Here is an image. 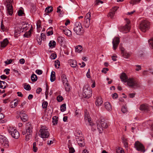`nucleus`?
<instances>
[{
	"label": "nucleus",
	"mask_w": 153,
	"mask_h": 153,
	"mask_svg": "<svg viewBox=\"0 0 153 153\" xmlns=\"http://www.w3.org/2000/svg\"><path fill=\"white\" fill-rule=\"evenodd\" d=\"M150 28V22L147 20H142L139 25V28L143 32H145Z\"/></svg>",
	"instance_id": "f257e3e1"
},
{
	"label": "nucleus",
	"mask_w": 153,
	"mask_h": 153,
	"mask_svg": "<svg viewBox=\"0 0 153 153\" xmlns=\"http://www.w3.org/2000/svg\"><path fill=\"white\" fill-rule=\"evenodd\" d=\"M126 82H127L128 85L131 87L138 88L140 86V83L137 80L134 78H129Z\"/></svg>",
	"instance_id": "f03ea898"
},
{
	"label": "nucleus",
	"mask_w": 153,
	"mask_h": 153,
	"mask_svg": "<svg viewBox=\"0 0 153 153\" xmlns=\"http://www.w3.org/2000/svg\"><path fill=\"white\" fill-rule=\"evenodd\" d=\"M97 127L99 132L101 133L103 131V128H106L108 127L107 123L105 122L104 120L102 119L100 122L97 121Z\"/></svg>",
	"instance_id": "7ed1b4c3"
},
{
	"label": "nucleus",
	"mask_w": 153,
	"mask_h": 153,
	"mask_svg": "<svg viewBox=\"0 0 153 153\" xmlns=\"http://www.w3.org/2000/svg\"><path fill=\"white\" fill-rule=\"evenodd\" d=\"M91 19V13L88 12L87 13L85 17L84 21L82 23L83 26L85 28H88L90 25Z\"/></svg>",
	"instance_id": "20e7f679"
},
{
	"label": "nucleus",
	"mask_w": 153,
	"mask_h": 153,
	"mask_svg": "<svg viewBox=\"0 0 153 153\" xmlns=\"http://www.w3.org/2000/svg\"><path fill=\"white\" fill-rule=\"evenodd\" d=\"M74 30L77 34L79 35H82L84 33L81 24L79 22H76L75 24Z\"/></svg>",
	"instance_id": "39448f33"
},
{
	"label": "nucleus",
	"mask_w": 153,
	"mask_h": 153,
	"mask_svg": "<svg viewBox=\"0 0 153 153\" xmlns=\"http://www.w3.org/2000/svg\"><path fill=\"white\" fill-rule=\"evenodd\" d=\"M9 133L11 135L12 137L17 139L19 137V134L18 131L15 128L13 127H10L8 129Z\"/></svg>",
	"instance_id": "423d86ee"
},
{
	"label": "nucleus",
	"mask_w": 153,
	"mask_h": 153,
	"mask_svg": "<svg viewBox=\"0 0 153 153\" xmlns=\"http://www.w3.org/2000/svg\"><path fill=\"white\" fill-rule=\"evenodd\" d=\"M39 131L40 132V137L42 138H47L49 136V132L45 126H42Z\"/></svg>",
	"instance_id": "0eeeda50"
},
{
	"label": "nucleus",
	"mask_w": 153,
	"mask_h": 153,
	"mask_svg": "<svg viewBox=\"0 0 153 153\" xmlns=\"http://www.w3.org/2000/svg\"><path fill=\"white\" fill-rule=\"evenodd\" d=\"M82 95L85 98H89L91 97L92 95V91L90 90V88L84 86L83 88Z\"/></svg>",
	"instance_id": "6e6552de"
},
{
	"label": "nucleus",
	"mask_w": 153,
	"mask_h": 153,
	"mask_svg": "<svg viewBox=\"0 0 153 153\" xmlns=\"http://www.w3.org/2000/svg\"><path fill=\"white\" fill-rule=\"evenodd\" d=\"M0 143L2 146L7 148L9 146V141L7 138L4 135H0Z\"/></svg>",
	"instance_id": "1a4fd4ad"
},
{
	"label": "nucleus",
	"mask_w": 153,
	"mask_h": 153,
	"mask_svg": "<svg viewBox=\"0 0 153 153\" xmlns=\"http://www.w3.org/2000/svg\"><path fill=\"white\" fill-rule=\"evenodd\" d=\"M32 133V127L30 123H28L26 124V129L23 130L22 134L25 135L26 133H29L30 135Z\"/></svg>",
	"instance_id": "9d476101"
},
{
	"label": "nucleus",
	"mask_w": 153,
	"mask_h": 153,
	"mask_svg": "<svg viewBox=\"0 0 153 153\" xmlns=\"http://www.w3.org/2000/svg\"><path fill=\"white\" fill-rule=\"evenodd\" d=\"M134 147L138 151L143 152H144L145 151V148L143 145L138 141H137L135 143Z\"/></svg>",
	"instance_id": "9b49d317"
},
{
	"label": "nucleus",
	"mask_w": 153,
	"mask_h": 153,
	"mask_svg": "<svg viewBox=\"0 0 153 153\" xmlns=\"http://www.w3.org/2000/svg\"><path fill=\"white\" fill-rule=\"evenodd\" d=\"M7 2L9 3L7 5V13L9 15H11L13 13V7L11 4L12 1L11 0H8Z\"/></svg>",
	"instance_id": "f8f14e48"
},
{
	"label": "nucleus",
	"mask_w": 153,
	"mask_h": 153,
	"mask_svg": "<svg viewBox=\"0 0 153 153\" xmlns=\"http://www.w3.org/2000/svg\"><path fill=\"white\" fill-rule=\"evenodd\" d=\"M120 42V38L118 37H115L113 40L112 44L113 49L115 50L118 46Z\"/></svg>",
	"instance_id": "ddd939ff"
},
{
	"label": "nucleus",
	"mask_w": 153,
	"mask_h": 153,
	"mask_svg": "<svg viewBox=\"0 0 153 153\" xmlns=\"http://www.w3.org/2000/svg\"><path fill=\"white\" fill-rule=\"evenodd\" d=\"M19 25H20V27H21V28L23 30V31L26 30L30 27V25L25 22H22Z\"/></svg>",
	"instance_id": "4468645a"
},
{
	"label": "nucleus",
	"mask_w": 153,
	"mask_h": 153,
	"mask_svg": "<svg viewBox=\"0 0 153 153\" xmlns=\"http://www.w3.org/2000/svg\"><path fill=\"white\" fill-rule=\"evenodd\" d=\"M150 107L152 108V107L149 106L147 104H143L140 105V109L141 110L147 112L149 110Z\"/></svg>",
	"instance_id": "2eb2a0df"
},
{
	"label": "nucleus",
	"mask_w": 153,
	"mask_h": 153,
	"mask_svg": "<svg viewBox=\"0 0 153 153\" xmlns=\"http://www.w3.org/2000/svg\"><path fill=\"white\" fill-rule=\"evenodd\" d=\"M20 117L21 120L23 122H25L28 119V117L26 114L21 112L20 113Z\"/></svg>",
	"instance_id": "dca6fc26"
},
{
	"label": "nucleus",
	"mask_w": 153,
	"mask_h": 153,
	"mask_svg": "<svg viewBox=\"0 0 153 153\" xmlns=\"http://www.w3.org/2000/svg\"><path fill=\"white\" fill-rule=\"evenodd\" d=\"M77 142L79 146L81 147H83L85 146V143L84 139L82 137H79L76 138Z\"/></svg>",
	"instance_id": "f3484780"
},
{
	"label": "nucleus",
	"mask_w": 153,
	"mask_h": 153,
	"mask_svg": "<svg viewBox=\"0 0 153 153\" xmlns=\"http://www.w3.org/2000/svg\"><path fill=\"white\" fill-rule=\"evenodd\" d=\"M130 29V26L127 24H126L125 26L122 27L121 31L124 33H126L129 32Z\"/></svg>",
	"instance_id": "a211bd4d"
},
{
	"label": "nucleus",
	"mask_w": 153,
	"mask_h": 153,
	"mask_svg": "<svg viewBox=\"0 0 153 153\" xmlns=\"http://www.w3.org/2000/svg\"><path fill=\"white\" fill-rule=\"evenodd\" d=\"M23 30L20 27L19 25H18V26L16 27L15 28V36L16 35H17L18 34H19L21 32H23Z\"/></svg>",
	"instance_id": "6ab92c4d"
},
{
	"label": "nucleus",
	"mask_w": 153,
	"mask_h": 153,
	"mask_svg": "<svg viewBox=\"0 0 153 153\" xmlns=\"http://www.w3.org/2000/svg\"><path fill=\"white\" fill-rule=\"evenodd\" d=\"M120 50L122 52V54L124 58H128L130 57V53L125 51V49L123 48H120Z\"/></svg>",
	"instance_id": "aec40b11"
},
{
	"label": "nucleus",
	"mask_w": 153,
	"mask_h": 153,
	"mask_svg": "<svg viewBox=\"0 0 153 153\" xmlns=\"http://www.w3.org/2000/svg\"><path fill=\"white\" fill-rule=\"evenodd\" d=\"M120 78L121 81L124 82H126L128 79L126 74L124 73L121 74L120 76Z\"/></svg>",
	"instance_id": "412c9836"
},
{
	"label": "nucleus",
	"mask_w": 153,
	"mask_h": 153,
	"mask_svg": "<svg viewBox=\"0 0 153 153\" xmlns=\"http://www.w3.org/2000/svg\"><path fill=\"white\" fill-rule=\"evenodd\" d=\"M103 101L102 100L101 98L100 97H97L96 101V104L97 105L100 106L102 103Z\"/></svg>",
	"instance_id": "4be33fe9"
},
{
	"label": "nucleus",
	"mask_w": 153,
	"mask_h": 153,
	"mask_svg": "<svg viewBox=\"0 0 153 153\" xmlns=\"http://www.w3.org/2000/svg\"><path fill=\"white\" fill-rule=\"evenodd\" d=\"M105 108L108 111H110L112 109L111 105L108 102H106L104 103Z\"/></svg>",
	"instance_id": "5701e85b"
},
{
	"label": "nucleus",
	"mask_w": 153,
	"mask_h": 153,
	"mask_svg": "<svg viewBox=\"0 0 153 153\" xmlns=\"http://www.w3.org/2000/svg\"><path fill=\"white\" fill-rule=\"evenodd\" d=\"M69 63L70 65L72 67H75L77 65L76 62L74 60H70Z\"/></svg>",
	"instance_id": "b1692460"
},
{
	"label": "nucleus",
	"mask_w": 153,
	"mask_h": 153,
	"mask_svg": "<svg viewBox=\"0 0 153 153\" xmlns=\"http://www.w3.org/2000/svg\"><path fill=\"white\" fill-rule=\"evenodd\" d=\"M8 40L7 39H4L3 41L1 42V47L4 48L8 43Z\"/></svg>",
	"instance_id": "393cba45"
},
{
	"label": "nucleus",
	"mask_w": 153,
	"mask_h": 153,
	"mask_svg": "<svg viewBox=\"0 0 153 153\" xmlns=\"http://www.w3.org/2000/svg\"><path fill=\"white\" fill-rule=\"evenodd\" d=\"M32 25H31V28L29 30L26 32L24 34V37L28 38L30 36L31 33V30H32Z\"/></svg>",
	"instance_id": "a878e982"
},
{
	"label": "nucleus",
	"mask_w": 153,
	"mask_h": 153,
	"mask_svg": "<svg viewBox=\"0 0 153 153\" xmlns=\"http://www.w3.org/2000/svg\"><path fill=\"white\" fill-rule=\"evenodd\" d=\"M55 74V72L53 71H52L51 73L50 80L51 82H53L55 80L56 77Z\"/></svg>",
	"instance_id": "bb28decb"
},
{
	"label": "nucleus",
	"mask_w": 153,
	"mask_h": 153,
	"mask_svg": "<svg viewBox=\"0 0 153 153\" xmlns=\"http://www.w3.org/2000/svg\"><path fill=\"white\" fill-rule=\"evenodd\" d=\"M7 83L4 81L0 80V88L4 89L6 86Z\"/></svg>",
	"instance_id": "cd10ccee"
},
{
	"label": "nucleus",
	"mask_w": 153,
	"mask_h": 153,
	"mask_svg": "<svg viewBox=\"0 0 153 153\" xmlns=\"http://www.w3.org/2000/svg\"><path fill=\"white\" fill-rule=\"evenodd\" d=\"M64 33L68 36H70L71 35V31L68 29L64 30L63 31Z\"/></svg>",
	"instance_id": "c85d7f7f"
},
{
	"label": "nucleus",
	"mask_w": 153,
	"mask_h": 153,
	"mask_svg": "<svg viewBox=\"0 0 153 153\" xmlns=\"http://www.w3.org/2000/svg\"><path fill=\"white\" fill-rule=\"evenodd\" d=\"M82 50V47L81 45H79L75 47V51L78 53L80 52Z\"/></svg>",
	"instance_id": "c756f323"
},
{
	"label": "nucleus",
	"mask_w": 153,
	"mask_h": 153,
	"mask_svg": "<svg viewBox=\"0 0 153 153\" xmlns=\"http://www.w3.org/2000/svg\"><path fill=\"white\" fill-rule=\"evenodd\" d=\"M53 27H49L47 30V34L48 36H50L53 34Z\"/></svg>",
	"instance_id": "7c9ffc66"
},
{
	"label": "nucleus",
	"mask_w": 153,
	"mask_h": 153,
	"mask_svg": "<svg viewBox=\"0 0 153 153\" xmlns=\"http://www.w3.org/2000/svg\"><path fill=\"white\" fill-rule=\"evenodd\" d=\"M53 7L50 6L46 7L45 9V11L47 13H50L53 11Z\"/></svg>",
	"instance_id": "2f4dec72"
},
{
	"label": "nucleus",
	"mask_w": 153,
	"mask_h": 153,
	"mask_svg": "<svg viewBox=\"0 0 153 153\" xmlns=\"http://www.w3.org/2000/svg\"><path fill=\"white\" fill-rule=\"evenodd\" d=\"M56 45V42L54 41H51L49 43V46L50 47L54 48Z\"/></svg>",
	"instance_id": "473e14b6"
},
{
	"label": "nucleus",
	"mask_w": 153,
	"mask_h": 153,
	"mask_svg": "<svg viewBox=\"0 0 153 153\" xmlns=\"http://www.w3.org/2000/svg\"><path fill=\"white\" fill-rule=\"evenodd\" d=\"M61 77L62 78V80L63 84L68 82V81L65 75L62 74Z\"/></svg>",
	"instance_id": "72a5a7b5"
},
{
	"label": "nucleus",
	"mask_w": 153,
	"mask_h": 153,
	"mask_svg": "<svg viewBox=\"0 0 153 153\" xmlns=\"http://www.w3.org/2000/svg\"><path fill=\"white\" fill-rule=\"evenodd\" d=\"M31 79L32 81L33 82L36 81L37 79V76L34 74H32L31 76Z\"/></svg>",
	"instance_id": "f704fd0d"
},
{
	"label": "nucleus",
	"mask_w": 153,
	"mask_h": 153,
	"mask_svg": "<svg viewBox=\"0 0 153 153\" xmlns=\"http://www.w3.org/2000/svg\"><path fill=\"white\" fill-rule=\"evenodd\" d=\"M65 87V88L66 91H69L70 89V86L69 85V84L67 82L63 84Z\"/></svg>",
	"instance_id": "c9c22d12"
},
{
	"label": "nucleus",
	"mask_w": 153,
	"mask_h": 153,
	"mask_svg": "<svg viewBox=\"0 0 153 153\" xmlns=\"http://www.w3.org/2000/svg\"><path fill=\"white\" fill-rule=\"evenodd\" d=\"M141 0H131L130 3L131 4L134 5L135 4H137L139 3L141 1Z\"/></svg>",
	"instance_id": "e433bc0d"
},
{
	"label": "nucleus",
	"mask_w": 153,
	"mask_h": 153,
	"mask_svg": "<svg viewBox=\"0 0 153 153\" xmlns=\"http://www.w3.org/2000/svg\"><path fill=\"white\" fill-rule=\"evenodd\" d=\"M148 42L150 47L151 48L153 49V37L149 40Z\"/></svg>",
	"instance_id": "4c0bfd02"
},
{
	"label": "nucleus",
	"mask_w": 153,
	"mask_h": 153,
	"mask_svg": "<svg viewBox=\"0 0 153 153\" xmlns=\"http://www.w3.org/2000/svg\"><path fill=\"white\" fill-rule=\"evenodd\" d=\"M58 120L56 119V116L53 117V118L52 123L53 125H55L57 124L58 123Z\"/></svg>",
	"instance_id": "58836bf2"
},
{
	"label": "nucleus",
	"mask_w": 153,
	"mask_h": 153,
	"mask_svg": "<svg viewBox=\"0 0 153 153\" xmlns=\"http://www.w3.org/2000/svg\"><path fill=\"white\" fill-rule=\"evenodd\" d=\"M61 111L62 112H64L66 110V106L65 104H63L60 107Z\"/></svg>",
	"instance_id": "ea45409f"
},
{
	"label": "nucleus",
	"mask_w": 153,
	"mask_h": 153,
	"mask_svg": "<svg viewBox=\"0 0 153 153\" xmlns=\"http://www.w3.org/2000/svg\"><path fill=\"white\" fill-rule=\"evenodd\" d=\"M115 14V13L114 12L111 10L108 16V17H110L112 19L114 17Z\"/></svg>",
	"instance_id": "a19ab883"
},
{
	"label": "nucleus",
	"mask_w": 153,
	"mask_h": 153,
	"mask_svg": "<svg viewBox=\"0 0 153 153\" xmlns=\"http://www.w3.org/2000/svg\"><path fill=\"white\" fill-rule=\"evenodd\" d=\"M36 142L33 143V151L34 152H36L37 151L38 149L37 147H36Z\"/></svg>",
	"instance_id": "79ce46f5"
},
{
	"label": "nucleus",
	"mask_w": 153,
	"mask_h": 153,
	"mask_svg": "<svg viewBox=\"0 0 153 153\" xmlns=\"http://www.w3.org/2000/svg\"><path fill=\"white\" fill-rule=\"evenodd\" d=\"M24 87V89L27 91H30L31 89V87L29 84L25 85Z\"/></svg>",
	"instance_id": "37998d69"
},
{
	"label": "nucleus",
	"mask_w": 153,
	"mask_h": 153,
	"mask_svg": "<svg viewBox=\"0 0 153 153\" xmlns=\"http://www.w3.org/2000/svg\"><path fill=\"white\" fill-rule=\"evenodd\" d=\"M55 66L56 68H58L60 65V62L59 60H56L55 61Z\"/></svg>",
	"instance_id": "c03bdc74"
},
{
	"label": "nucleus",
	"mask_w": 153,
	"mask_h": 153,
	"mask_svg": "<svg viewBox=\"0 0 153 153\" xmlns=\"http://www.w3.org/2000/svg\"><path fill=\"white\" fill-rule=\"evenodd\" d=\"M64 38L62 36H59L58 38V42L60 43H62L64 41Z\"/></svg>",
	"instance_id": "a18cd8bd"
},
{
	"label": "nucleus",
	"mask_w": 153,
	"mask_h": 153,
	"mask_svg": "<svg viewBox=\"0 0 153 153\" xmlns=\"http://www.w3.org/2000/svg\"><path fill=\"white\" fill-rule=\"evenodd\" d=\"M48 103L47 102L45 101L43 102L42 104V108H46L47 107Z\"/></svg>",
	"instance_id": "49530a36"
},
{
	"label": "nucleus",
	"mask_w": 153,
	"mask_h": 153,
	"mask_svg": "<svg viewBox=\"0 0 153 153\" xmlns=\"http://www.w3.org/2000/svg\"><path fill=\"white\" fill-rule=\"evenodd\" d=\"M121 111H122L124 113H126L128 111V110L127 108L125 106H123L122 107Z\"/></svg>",
	"instance_id": "de8ad7c7"
},
{
	"label": "nucleus",
	"mask_w": 153,
	"mask_h": 153,
	"mask_svg": "<svg viewBox=\"0 0 153 153\" xmlns=\"http://www.w3.org/2000/svg\"><path fill=\"white\" fill-rule=\"evenodd\" d=\"M1 30L3 31H5L6 30V28L4 26L3 24L2 21L1 22Z\"/></svg>",
	"instance_id": "09e8293b"
},
{
	"label": "nucleus",
	"mask_w": 153,
	"mask_h": 153,
	"mask_svg": "<svg viewBox=\"0 0 153 153\" xmlns=\"http://www.w3.org/2000/svg\"><path fill=\"white\" fill-rule=\"evenodd\" d=\"M57 100L58 102H61L63 100V98L62 96L59 95L57 97Z\"/></svg>",
	"instance_id": "8fccbe9b"
},
{
	"label": "nucleus",
	"mask_w": 153,
	"mask_h": 153,
	"mask_svg": "<svg viewBox=\"0 0 153 153\" xmlns=\"http://www.w3.org/2000/svg\"><path fill=\"white\" fill-rule=\"evenodd\" d=\"M56 56L57 55L56 54L53 53L51 55V58L52 59H54L56 58Z\"/></svg>",
	"instance_id": "3c124183"
},
{
	"label": "nucleus",
	"mask_w": 153,
	"mask_h": 153,
	"mask_svg": "<svg viewBox=\"0 0 153 153\" xmlns=\"http://www.w3.org/2000/svg\"><path fill=\"white\" fill-rule=\"evenodd\" d=\"M75 152V150L73 147H71L69 148V153H73Z\"/></svg>",
	"instance_id": "603ef678"
},
{
	"label": "nucleus",
	"mask_w": 153,
	"mask_h": 153,
	"mask_svg": "<svg viewBox=\"0 0 153 153\" xmlns=\"http://www.w3.org/2000/svg\"><path fill=\"white\" fill-rule=\"evenodd\" d=\"M135 66L137 68L135 69L136 71H139L141 69V67L140 65H136Z\"/></svg>",
	"instance_id": "864d4df0"
},
{
	"label": "nucleus",
	"mask_w": 153,
	"mask_h": 153,
	"mask_svg": "<svg viewBox=\"0 0 153 153\" xmlns=\"http://www.w3.org/2000/svg\"><path fill=\"white\" fill-rule=\"evenodd\" d=\"M81 131H76V133L75 134V136L77 137L78 138L79 137V136H80L81 134Z\"/></svg>",
	"instance_id": "5fc2aeb1"
},
{
	"label": "nucleus",
	"mask_w": 153,
	"mask_h": 153,
	"mask_svg": "<svg viewBox=\"0 0 153 153\" xmlns=\"http://www.w3.org/2000/svg\"><path fill=\"white\" fill-rule=\"evenodd\" d=\"M12 62V60L10 59H7V61H5V63L6 64L8 65L10 64Z\"/></svg>",
	"instance_id": "6e6d98bb"
},
{
	"label": "nucleus",
	"mask_w": 153,
	"mask_h": 153,
	"mask_svg": "<svg viewBox=\"0 0 153 153\" xmlns=\"http://www.w3.org/2000/svg\"><path fill=\"white\" fill-rule=\"evenodd\" d=\"M117 153H124V150L120 148H119V149H118V150L117 151Z\"/></svg>",
	"instance_id": "4d7b16f0"
},
{
	"label": "nucleus",
	"mask_w": 153,
	"mask_h": 153,
	"mask_svg": "<svg viewBox=\"0 0 153 153\" xmlns=\"http://www.w3.org/2000/svg\"><path fill=\"white\" fill-rule=\"evenodd\" d=\"M41 39L44 40L45 39L46 35L44 33H42L41 34Z\"/></svg>",
	"instance_id": "13d9d810"
},
{
	"label": "nucleus",
	"mask_w": 153,
	"mask_h": 153,
	"mask_svg": "<svg viewBox=\"0 0 153 153\" xmlns=\"http://www.w3.org/2000/svg\"><path fill=\"white\" fill-rule=\"evenodd\" d=\"M36 73L40 75L42 74V71L40 70H36Z\"/></svg>",
	"instance_id": "bf43d9fd"
},
{
	"label": "nucleus",
	"mask_w": 153,
	"mask_h": 153,
	"mask_svg": "<svg viewBox=\"0 0 153 153\" xmlns=\"http://www.w3.org/2000/svg\"><path fill=\"white\" fill-rule=\"evenodd\" d=\"M89 114L87 112H85V120L89 118Z\"/></svg>",
	"instance_id": "052dcab7"
},
{
	"label": "nucleus",
	"mask_w": 153,
	"mask_h": 153,
	"mask_svg": "<svg viewBox=\"0 0 153 153\" xmlns=\"http://www.w3.org/2000/svg\"><path fill=\"white\" fill-rule=\"evenodd\" d=\"M23 13L22 10H19L18 12V15L19 16H22Z\"/></svg>",
	"instance_id": "680f3d73"
},
{
	"label": "nucleus",
	"mask_w": 153,
	"mask_h": 153,
	"mask_svg": "<svg viewBox=\"0 0 153 153\" xmlns=\"http://www.w3.org/2000/svg\"><path fill=\"white\" fill-rule=\"evenodd\" d=\"M40 21H38L36 23L37 28H39L41 26Z\"/></svg>",
	"instance_id": "e2e57ef3"
},
{
	"label": "nucleus",
	"mask_w": 153,
	"mask_h": 153,
	"mask_svg": "<svg viewBox=\"0 0 153 153\" xmlns=\"http://www.w3.org/2000/svg\"><path fill=\"white\" fill-rule=\"evenodd\" d=\"M42 91V89L41 88H38L36 89V93L37 94H39Z\"/></svg>",
	"instance_id": "0e129e2a"
},
{
	"label": "nucleus",
	"mask_w": 153,
	"mask_h": 153,
	"mask_svg": "<svg viewBox=\"0 0 153 153\" xmlns=\"http://www.w3.org/2000/svg\"><path fill=\"white\" fill-rule=\"evenodd\" d=\"M88 120V122L89 123V125L91 126H92L94 125V123L91 122V120L90 118H88L87 119Z\"/></svg>",
	"instance_id": "69168bd1"
},
{
	"label": "nucleus",
	"mask_w": 153,
	"mask_h": 153,
	"mask_svg": "<svg viewBox=\"0 0 153 153\" xmlns=\"http://www.w3.org/2000/svg\"><path fill=\"white\" fill-rule=\"evenodd\" d=\"M108 71V68H105L103 69L102 71V73H104L105 74H106L107 72V71Z\"/></svg>",
	"instance_id": "338daca9"
},
{
	"label": "nucleus",
	"mask_w": 153,
	"mask_h": 153,
	"mask_svg": "<svg viewBox=\"0 0 153 153\" xmlns=\"http://www.w3.org/2000/svg\"><path fill=\"white\" fill-rule=\"evenodd\" d=\"M118 95L116 93L112 94V97L113 99H116L118 97Z\"/></svg>",
	"instance_id": "774afa93"
}]
</instances>
